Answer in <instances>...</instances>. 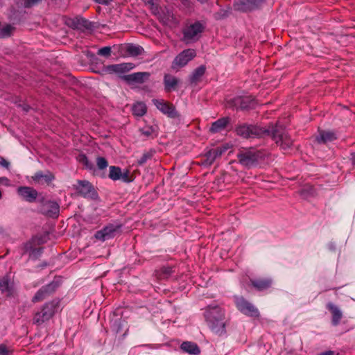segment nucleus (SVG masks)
<instances>
[{
	"label": "nucleus",
	"instance_id": "1",
	"mask_svg": "<svg viewBox=\"0 0 355 355\" xmlns=\"http://www.w3.org/2000/svg\"><path fill=\"white\" fill-rule=\"evenodd\" d=\"M205 320L211 330L221 334L225 330L224 311L217 305H209L205 311Z\"/></svg>",
	"mask_w": 355,
	"mask_h": 355
},
{
	"label": "nucleus",
	"instance_id": "2",
	"mask_svg": "<svg viewBox=\"0 0 355 355\" xmlns=\"http://www.w3.org/2000/svg\"><path fill=\"white\" fill-rule=\"evenodd\" d=\"M135 67V64L132 62H123L105 66L103 71L105 74L116 75L121 77L132 70Z\"/></svg>",
	"mask_w": 355,
	"mask_h": 355
},
{
	"label": "nucleus",
	"instance_id": "3",
	"mask_svg": "<svg viewBox=\"0 0 355 355\" xmlns=\"http://www.w3.org/2000/svg\"><path fill=\"white\" fill-rule=\"evenodd\" d=\"M271 133L275 142L284 150L288 149L293 144V141L284 131L280 130V128L277 125L269 130Z\"/></svg>",
	"mask_w": 355,
	"mask_h": 355
},
{
	"label": "nucleus",
	"instance_id": "4",
	"mask_svg": "<svg viewBox=\"0 0 355 355\" xmlns=\"http://www.w3.org/2000/svg\"><path fill=\"white\" fill-rule=\"evenodd\" d=\"M266 132L269 133V130L250 125L243 124L236 128V133L244 138L260 137Z\"/></svg>",
	"mask_w": 355,
	"mask_h": 355
},
{
	"label": "nucleus",
	"instance_id": "5",
	"mask_svg": "<svg viewBox=\"0 0 355 355\" xmlns=\"http://www.w3.org/2000/svg\"><path fill=\"white\" fill-rule=\"evenodd\" d=\"M55 309V304L53 302L46 304L40 311L35 314L33 318V322L37 325H40L48 321L54 315Z\"/></svg>",
	"mask_w": 355,
	"mask_h": 355
},
{
	"label": "nucleus",
	"instance_id": "6",
	"mask_svg": "<svg viewBox=\"0 0 355 355\" xmlns=\"http://www.w3.org/2000/svg\"><path fill=\"white\" fill-rule=\"evenodd\" d=\"M153 103L155 105V106L164 114L166 115L167 116L173 119L178 118L179 114L175 110V107L169 103L168 102L166 101L164 99H159V98H155L153 99Z\"/></svg>",
	"mask_w": 355,
	"mask_h": 355
},
{
	"label": "nucleus",
	"instance_id": "7",
	"mask_svg": "<svg viewBox=\"0 0 355 355\" xmlns=\"http://www.w3.org/2000/svg\"><path fill=\"white\" fill-rule=\"evenodd\" d=\"M120 227L119 225L109 224L103 229L97 231L94 234V238L101 241L112 239L119 232Z\"/></svg>",
	"mask_w": 355,
	"mask_h": 355
},
{
	"label": "nucleus",
	"instance_id": "8",
	"mask_svg": "<svg viewBox=\"0 0 355 355\" xmlns=\"http://www.w3.org/2000/svg\"><path fill=\"white\" fill-rule=\"evenodd\" d=\"M202 31V25L198 23H194L188 26L184 31V40L187 42L197 40Z\"/></svg>",
	"mask_w": 355,
	"mask_h": 355
},
{
	"label": "nucleus",
	"instance_id": "9",
	"mask_svg": "<svg viewBox=\"0 0 355 355\" xmlns=\"http://www.w3.org/2000/svg\"><path fill=\"white\" fill-rule=\"evenodd\" d=\"M196 56L193 49H187L180 53L173 62V67H182L186 65L191 59Z\"/></svg>",
	"mask_w": 355,
	"mask_h": 355
},
{
	"label": "nucleus",
	"instance_id": "10",
	"mask_svg": "<svg viewBox=\"0 0 355 355\" xmlns=\"http://www.w3.org/2000/svg\"><path fill=\"white\" fill-rule=\"evenodd\" d=\"M237 308L244 314L250 316H257L258 310L250 302L243 298H239L236 300Z\"/></svg>",
	"mask_w": 355,
	"mask_h": 355
},
{
	"label": "nucleus",
	"instance_id": "11",
	"mask_svg": "<svg viewBox=\"0 0 355 355\" xmlns=\"http://www.w3.org/2000/svg\"><path fill=\"white\" fill-rule=\"evenodd\" d=\"M147 3L150 6L151 9L155 14H159V18L163 24L167 26H171L173 24L174 17L173 13L167 11L166 13L163 12L162 14H159L158 12H157V8H154V6H155V0H147Z\"/></svg>",
	"mask_w": 355,
	"mask_h": 355
},
{
	"label": "nucleus",
	"instance_id": "12",
	"mask_svg": "<svg viewBox=\"0 0 355 355\" xmlns=\"http://www.w3.org/2000/svg\"><path fill=\"white\" fill-rule=\"evenodd\" d=\"M239 162L245 166H251L257 161L258 155L252 151H246L238 155Z\"/></svg>",
	"mask_w": 355,
	"mask_h": 355
},
{
	"label": "nucleus",
	"instance_id": "13",
	"mask_svg": "<svg viewBox=\"0 0 355 355\" xmlns=\"http://www.w3.org/2000/svg\"><path fill=\"white\" fill-rule=\"evenodd\" d=\"M76 189L85 197L93 198L96 194L92 186L87 181H78Z\"/></svg>",
	"mask_w": 355,
	"mask_h": 355
},
{
	"label": "nucleus",
	"instance_id": "14",
	"mask_svg": "<svg viewBox=\"0 0 355 355\" xmlns=\"http://www.w3.org/2000/svg\"><path fill=\"white\" fill-rule=\"evenodd\" d=\"M148 72H137L125 76V80L130 83H144L149 80Z\"/></svg>",
	"mask_w": 355,
	"mask_h": 355
},
{
	"label": "nucleus",
	"instance_id": "15",
	"mask_svg": "<svg viewBox=\"0 0 355 355\" xmlns=\"http://www.w3.org/2000/svg\"><path fill=\"white\" fill-rule=\"evenodd\" d=\"M17 191L19 195L28 202H33L37 196V191L28 187H21Z\"/></svg>",
	"mask_w": 355,
	"mask_h": 355
},
{
	"label": "nucleus",
	"instance_id": "16",
	"mask_svg": "<svg viewBox=\"0 0 355 355\" xmlns=\"http://www.w3.org/2000/svg\"><path fill=\"white\" fill-rule=\"evenodd\" d=\"M42 210L46 215L56 216L59 212V205L55 202L48 201L43 204Z\"/></svg>",
	"mask_w": 355,
	"mask_h": 355
},
{
	"label": "nucleus",
	"instance_id": "17",
	"mask_svg": "<svg viewBox=\"0 0 355 355\" xmlns=\"http://www.w3.org/2000/svg\"><path fill=\"white\" fill-rule=\"evenodd\" d=\"M327 308L332 314L333 324L338 325L343 317L342 311L338 309V306L333 304L332 303H329L327 304Z\"/></svg>",
	"mask_w": 355,
	"mask_h": 355
},
{
	"label": "nucleus",
	"instance_id": "18",
	"mask_svg": "<svg viewBox=\"0 0 355 355\" xmlns=\"http://www.w3.org/2000/svg\"><path fill=\"white\" fill-rule=\"evenodd\" d=\"M121 49L130 56H137L141 54L143 51V49L141 46L131 44H124L122 46Z\"/></svg>",
	"mask_w": 355,
	"mask_h": 355
},
{
	"label": "nucleus",
	"instance_id": "19",
	"mask_svg": "<svg viewBox=\"0 0 355 355\" xmlns=\"http://www.w3.org/2000/svg\"><path fill=\"white\" fill-rule=\"evenodd\" d=\"M227 148H228L227 146H224L223 147H218L209 150L207 154V162L208 164H212L215 159L217 157L220 156L224 151L227 150Z\"/></svg>",
	"mask_w": 355,
	"mask_h": 355
},
{
	"label": "nucleus",
	"instance_id": "20",
	"mask_svg": "<svg viewBox=\"0 0 355 355\" xmlns=\"http://www.w3.org/2000/svg\"><path fill=\"white\" fill-rule=\"evenodd\" d=\"M229 122L230 119L228 117L219 119L211 124L210 131L213 133L220 132L225 129Z\"/></svg>",
	"mask_w": 355,
	"mask_h": 355
},
{
	"label": "nucleus",
	"instance_id": "21",
	"mask_svg": "<svg viewBox=\"0 0 355 355\" xmlns=\"http://www.w3.org/2000/svg\"><path fill=\"white\" fill-rule=\"evenodd\" d=\"M236 9L248 11L254 9L256 6L251 0H237L234 4Z\"/></svg>",
	"mask_w": 355,
	"mask_h": 355
},
{
	"label": "nucleus",
	"instance_id": "22",
	"mask_svg": "<svg viewBox=\"0 0 355 355\" xmlns=\"http://www.w3.org/2000/svg\"><path fill=\"white\" fill-rule=\"evenodd\" d=\"M53 178V174L50 172H46L45 173L38 172L35 174L33 179L39 184H44L51 182Z\"/></svg>",
	"mask_w": 355,
	"mask_h": 355
},
{
	"label": "nucleus",
	"instance_id": "23",
	"mask_svg": "<svg viewBox=\"0 0 355 355\" xmlns=\"http://www.w3.org/2000/svg\"><path fill=\"white\" fill-rule=\"evenodd\" d=\"M0 290L6 295L12 294V284L8 277H3L0 280Z\"/></svg>",
	"mask_w": 355,
	"mask_h": 355
},
{
	"label": "nucleus",
	"instance_id": "24",
	"mask_svg": "<svg viewBox=\"0 0 355 355\" xmlns=\"http://www.w3.org/2000/svg\"><path fill=\"white\" fill-rule=\"evenodd\" d=\"M182 351L193 355H197L200 353V349L198 345L191 342H184L181 345Z\"/></svg>",
	"mask_w": 355,
	"mask_h": 355
},
{
	"label": "nucleus",
	"instance_id": "25",
	"mask_svg": "<svg viewBox=\"0 0 355 355\" xmlns=\"http://www.w3.org/2000/svg\"><path fill=\"white\" fill-rule=\"evenodd\" d=\"M132 114L136 116H142L147 112V107L144 103L137 102L132 105Z\"/></svg>",
	"mask_w": 355,
	"mask_h": 355
},
{
	"label": "nucleus",
	"instance_id": "26",
	"mask_svg": "<svg viewBox=\"0 0 355 355\" xmlns=\"http://www.w3.org/2000/svg\"><path fill=\"white\" fill-rule=\"evenodd\" d=\"M336 139V137L334 132H325V131H321L319 133V135L317 137L316 139L317 141L320 142H328L331 141Z\"/></svg>",
	"mask_w": 355,
	"mask_h": 355
},
{
	"label": "nucleus",
	"instance_id": "27",
	"mask_svg": "<svg viewBox=\"0 0 355 355\" xmlns=\"http://www.w3.org/2000/svg\"><path fill=\"white\" fill-rule=\"evenodd\" d=\"M54 289V286L53 284H49L48 286H46V287H43L37 293L36 295H35L33 300H35V301H40V300H42L44 297V295L49 293V292H51Z\"/></svg>",
	"mask_w": 355,
	"mask_h": 355
},
{
	"label": "nucleus",
	"instance_id": "28",
	"mask_svg": "<svg viewBox=\"0 0 355 355\" xmlns=\"http://www.w3.org/2000/svg\"><path fill=\"white\" fill-rule=\"evenodd\" d=\"M252 285L258 290L262 291L268 288L271 285L270 279H257L252 282Z\"/></svg>",
	"mask_w": 355,
	"mask_h": 355
},
{
	"label": "nucleus",
	"instance_id": "29",
	"mask_svg": "<svg viewBox=\"0 0 355 355\" xmlns=\"http://www.w3.org/2000/svg\"><path fill=\"white\" fill-rule=\"evenodd\" d=\"M164 84L166 87H179V80L171 75H166L164 77Z\"/></svg>",
	"mask_w": 355,
	"mask_h": 355
},
{
	"label": "nucleus",
	"instance_id": "30",
	"mask_svg": "<svg viewBox=\"0 0 355 355\" xmlns=\"http://www.w3.org/2000/svg\"><path fill=\"white\" fill-rule=\"evenodd\" d=\"M121 171L120 168L111 166L110 168L109 177L113 180H118L121 178Z\"/></svg>",
	"mask_w": 355,
	"mask_h": 355
},
{
	"label": "nucleus",
	"instance_id": "31",
	"mask_svg": "<svg viewBox=\"0 0 355 355\" xmlns=\"http://www.w3.org/2000/svg\"><path fill=\"white\" fill-rule=\"evenodd\" d=\"M205 67L203 66H200L198 67L191 75V80L193 82H197L205 73Z\"/></svg>",
	"mask_w": 355,
	"mask_h": 355
},
{
	"label": "nucleus",
	"instance_id": "32",
	"mask_svg": "<svg viewBox=\"0 0 355 355\" xmlns=\"http://www.w3.org/2000/svg\"><path fill=\"white\" fill-rule=\"evenodd\" d=\"M14 28L10 26V25H7V24H5L3 26H0V37H8V36H10L12 31H13Z\"/></svg>",
	"mask_w": 355,
	"mask_h": 355
},
{
	"label": "nucleus",
	"instance_id": "33",
	"mask_svg": "<svg viewBox=\"0 0 355 355\" xmlns=\"http://www.w3.org/2000/svg\"><path fill=\"white\" fill-rule=\"evenodd\" d=\"M97 166L100 169L105 168L107 166V162L103 157L97 158Z\"/></svg>",
	"mask_w": 355,
	"mask_h": 355
},
{
	"label": "nucleus",
	"instance_id": "34",
	"mask_svg": "<svg viewBox=\"0 0 355 355\" xmlns=\"http://www.w3.org/2000/svg\"><path fill=\"white\" fill-rule=\"evenodd\" d=\"M111 53V48L110 46H105L98 50V54L103 56H109Z\"/></svg>",
	"mask_w": 355,
	"mask_h": 355
},
{
	"label": "nucleus",
	"instance_id": "35",
	"mask_svg": "<svg viewBox=\"0 0 355 355\" xmlns=\"http://www.w3.org/2000/svg\"><path fill=\"white\" fill-rule=\"evenodd\" d=\"M10 349L5 345H0V355H10Z\"/></svg>",
	"mask_w": 355,
	"mask_h": 355
},
{
	"label": "nucleus",
	"instance_id": "36",
	"mask_svg": "<svg viewBox=\"0 0 355 355\" xmlns=\"http://www.w3.org/2000/svg\"><path fill=\"white\" fill-rule=\"evenodd\" d=\"M150 157V155L148 153L144 154L138 160V164L139 165L144 164L148 159Z\"/></svg>",
	"mask_w": 355,
	"mask_h": 355
},
{
	"label": "nucleus",
	"instance_id": "37",
	"mask_svg": "<svg viewBox=\"0 0 355 355\" xmlns=\"http://www.w3.org/2000/svg\"><path fill=\"white\" fill-rule=\"evenodd\" d=\"M0 184L6 187H10L11 185L10 181L6 177L0 178Z\"/></svg>",
	"mask_w": 355,
	"mask_h": 355
},
{
	"label": "nucleus",
	"instance_id": "38",
	"mask_svg": "<svg viewBox=\"0 0 355 355\" xmlns=\"http://www.w3.org/2000/svg\"><path fill=\"white\" fill-rule=\"evenodd\" d=\"M123 182H130V179L128 177V172H125L124 173H121V178L120 179Z\"/></svg>",
	"mask_w": 355,
	"mask_h": 355
},
{
	"label": "nucleus",
	"instance_id": "39",
	"mask_svg": "<svg viewBox=\"0 0 355 355\" xmlns=\"http://www.w3.org/2000/svg\"><path fill=\"white\" fill-rule=\"evenodd\" d=\"M0 165L8 168L9 167V166H10V163L7 160H6L5 159L1 158V159H0Z\"/></svg>",
	"mask_w": 355,
	"mask_h": 355
},
{
	"label": "nucleus",
	"instance_id": "40",
	"mask_svg": "<svg viewBox=\"0 0 355 355\" xmlns=\"http://www.w3.org/2000/svg\"><path fill=\"white\" fill-rule=\"evenodd\" d=\"M87 21L85 20L84 19H77V26H87Z\"/></svg>",
	"mask_w": 355,
	"mask_h": 355
},
{
	"label": "nucleus",
	"instance_id": "41",
	"mask_svg": "<svg viewBox=\"0 0 355 355\" xmlns=\"http://www.w3.org/2000/svg\"><path fill=\"white\" fill-rule=\"evenodd\" d=\"M40 0H26V5L27 6H31L35 3L39 2Z\"/></svg>",
	"mask_w": 355,
	"mask_h": 355
},
{
	"label": "nucleus",
	"instance_id": "42",
	"mask_svg": "<svg viewBox=\"0 0 355 355\" xmlns=\"http://www.w3.org/2000/svg\"><path fill=\"white\" fill-rule=\"evenodd\" d=\"M320 355H334V352L331 351H328L326 352H323V353L320 354Z\"/></svg>",
	"mask_w": 355,
	"mask_h": 355
},
{
	"label": "nucleus",
	"instance_id": "43",
	"mask_svg": "<svg viewBox=\"0 0 355 355\" xmlns=\"http://www.w3.org/2000/svg\"><path fill=\"white\" fill-rule=\"evenodd\" d=\"M28 109H29V107H28V106H26H26H24V107H23V110H24V111H26V112H27V111L28 110Z\"/></svg>",
	"mask_w": 355,
	"mask_h": 355
},
{
	"label": "nucleus",
	"instance_id": "44",
	"mask_svg": "<svg viewBox=\"0 0 355 355\" xmlns=\"http://www.w3.org/2000/svg\"><path fill=\"white\" fill-rule=\"evenodd\" d=\"M144 134H145L146 135H150V132H149V131L144 132Z\"/></svg>",
	"mask_w": 355,
	"mask_h": 355
},
{
	"label": "nucleus",
	"instance_id": "45",
	"mask_svg": "<svg viewBox=\"0 0 355 355\" xmlns=\"http://www.w3.org/2000/svg\"><path fill=\"white\" fill-rule=\"evenodd\" d=\"M198 1L201 3H204V2H206L207 0H198Z\"/></svg>",
	"mask_w": 355,
	"mask_h": 355
},
{
	"label": "nucleus",
	"instance_id": "46",
	"mask_svg": "<svg viewBox=\"0 0 355 355\" xmlns=\"http://www.w3.org/2000/svg\"><path fill=\"white\" fill-rule=\"evenodd\" d=\"M1 197H2V193H1V192L0 191V199L1 198Z\"/></svg>",
	"mask_w": 355,
	"mask_h": 355
}]
</instances>
